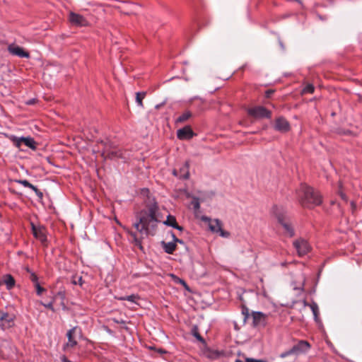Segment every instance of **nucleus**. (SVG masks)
<instances>
[{
	"label": "nucleus",
	"instance_id": "obj_1",
	"mask_svg": "<svg viewBox=\"0 0 362 362\" xmlns=\"http://www.w3.org/2000/svg\"><path fill=\"white\" fill-rule=\"evenodd\" d=\"M142 194L146 197L144 200L145 208L137 213V220L133 225L140 236H138L136 232L129 229L127 230V233L132 238V243L141 250H144L142 245L143 236L154 235L158 223L160 222L158 218L159 206L155 197L150 194L148 189H142Z\"/></svg>",
	"mask_w": 362,
	"mask_h": 362
},
{
	"label": "nucleus",
	"instance_id": "obj_2",
	"mask_svg": "<svg viewBox=\"0 0 362 362\" xmlns=\"http://www.w3.org/2000/svg\"><path fill=\"white\" fill-rule=\"evenodd\" d=\"M296 194L299 203L304 208L313 209L322 203L320 193L305 184L300 185L296 190Z\"/></svg>",
	"mask_w": 362,
	"mask_h": 362
},
{
	"label": "nucleus",
	"instance_id": "obj_3",
	"mask_svg": "<svg viewBox=\"0 0 362 362\" xmlns=\"http://www.w3.org/2000/svg\"><path fill=\"white\" fill-rule=\"evenodd\" d=\"M272 213L283 227L285 234L290 238L293 237L295 230L286 209L282 206L275 205L272 207Z\"/></svg>",
	"mask_w": 362,
	"mask_h": 362
},
{
	"label": "nucleus",
	"instance_id": "obj_4",
	"mask_svg": "<svg viewBox=\"0 0 362 362\" xmlns=\"http://www.w3.org/2000/svg\"><path fill=\"white\" fill-rule=\"evenodd\" d=\"M202 220L208 223L209 229L213 233L218 234L222 238H228L230 237V233L223 229V223L219 219H211L207 216H202Z\"/></svg>",
	"mask_w": 362,
	"mask_h": 362
},
{
	"label": "nucleus",
	"instance_id": "obj_5",
	"mask_svg": "<svg viewBox=\"0 0 362 362\" xmlns=\"http://www.w3.org/2000/svg\"><path fill=\"white\" fill-rule=\"evenodd\" d=\"M10 140L13 143V144L17 148H21L22 144H24L25 146L31 148L32 150H35L37 148V143L34 140L33 138L30 136L28 137H17L16 136H11Z\"/></svg>",
	"mask_w": 362,
	"mask_h": 362
},
{
	"label": "nucleus",
	"instance_id": "obj_6",
	"mask_svg": "<svg viewBox=\"0 0 362 362\" xmlns=\"http://www.w3.org/2000/svg\"><path fill=\"white\" fill-rule=\"evenodd\" d=\"M31 229L33 236L38 240L44 246L47 245V229L42 225L36 226L31 223Z\"/></svg>",
	"mask_w": 362,
	"mask_h": 362
},
{
	"label": "nucleus",
	"instance_id": "obj_7",
	"mask_svg": "<svg viewBox=\"0 0 362 362\" xmlns=\"http://www.w3.org/2000/svg\"><path fill=\"white\" fill-rule=\"evenodd\" d=\"M247 114L256 119L271 118L272 112L263 106H255L247 110Z\"/></svg>",
	"mask_w": 362,
	"mask_h": 362
},
{
	"label": "nucleus",
	"instance_id": "obj_8",
	"mask_svg": "<svg viewBox=\"0 0 362 362\" xmlns=\"http://www.w3.org/2000/svg\"><path fill=\"white\" fill-rule=\"evenodd\" d=\"M102 144H104V148L102 152V156L105 158L109 159H117L122 157V152L121 150L117 148H112L107 143L101 142Z\"/></svg>",
	"mask_w": 362,
	"mask_h": 362
},
{
	"label": "nucleus",
	"instance_id": "obj_9",
	"mask_svg": "<svg viewBox=\"0 0 362 362\" xmlns=\"http://www.w3.org/2000/svg\"><path fill=\"white\" fill-rule=\"evenodd\" d=\"M15 315L0 310V327L3 330L8 329L14 325Z\"/></svg>",
	"mask_w": 362,
	"mask_h": 362
},
{
	"label": "nucleus",
	"instance_id": "obj_10",
	"mask_svg": "<svg viewBox=\"0 0 362 362\" xmlns=\"http://www.w3.org/2000/svg\"><path fill=\"white\" fill-rule=\"evenodd\" d=\"M293 245L300 257L307 255L310 250L309 243L307 240L303 238L296 240Z\"/></svg>",
	"mask_w": 362,
	"mask_h": 362
},
{
	"label": "nucleus",
	"instance_id": "obj_11",
	"mask_svg": "<svg viewBox=\"0 0 362 362\" xmlns=\"http://www.w3.org/2000/svg\"><path fill=\"white\" fill-rule=\"evenodd\" d=\"M77 329V327H74L67 332L66 337L68 338V341L63 346V350L64 351H68L70 349H73L77 345V341L76 339Z\"/></svg>",
	"mask_w": 362,
	"mask_h": 362
},
{
	"label": "nucleus",
	"instance_id": "obj_12",
	"mask_svg": "<svg viewBox=\"0 0 362 362\" xmlns=\"http://www.w3.org/2000/svg\"><path fill=\"white\" fill-rule=\"evenodd\" d=\"M252 325L255 327H264L267 324V315L262 312H252Z\"/></svg>",
	"mask_w": 362,
	"mask_h": 362
},
{
	"label": "nucleus",
	"instance_id": "obj_13",
	"mask_svg": "<svg viewBox=\"0 0 362 362\" xmlns=\"http://www.w3.org/2000/svg\"><path fill=\"white\" fill-rule=\"evenodd\" d=\"M310 344L305 340H299L298 343L292 346L293 352L295 355L305 354L310 349Z\"/></svg>",
	"mask_w": 362,
	"mask_h": 362
},
{
	"label": "nucleus",
	"instance_id": "obj_14",
	"mask_svg": "<svg viewBox=\"0 0 362 362\" xmlns=\"http://www.w3.org/2000/svg\"><path fill=\"white\" fill-rule=\"evenodd\" d=\"M69 20L71 24L76 26H86L88 21L84 16L78 13L71 12L69 13Z\"/></svg>",
	"mask_w": 362,
	"mask_h": 362
},
{
	"label": "nucleus",
	"instance_id": "obj_15",
	"mask_svg": "<svg viewBox=\"0 0 362 362\" xmlns=\"http://www.w3.org/2000/svg\"><path fill=\"white\" fill-rule=\"evenodd\" d=\"M8 51L12 55L18 56L21 58H29V52L25 51L22 47L15 45L14 44L9 45L8 47Z\"/></svg>",
	"mask_w": 362,
	"mask_h": 362
},
{
	"label": "nucleus",
	"instance_id": "obj_16",
	"mask_svg": "<svg viewBox=\"0 0 362 362\" xmlns=\"http://www.w3.org/2000/svg\"><path fill=\"white\" fill-rule=\"evenodd\" d=\"M274 128L280 132H287L290 130L289 122L283 117L276 119Z\"/></svg>",
	"mask_w": 362,
	"mask_h": 362
},
{
	"label": "nucleus",
	"instance_id": "obj_17",
	"mask_svg": "<svg viewBox=\"0 0 362 362\" xmlns=\"http://www.w3.org/2000/svg\"><path fill=\"white\" fill-rule=\"evenodd\" d=\"M194 136V133L189 126H185L177 132V136L180 140H189Z\"/></svg>",
	"mask_w": 362,
	"mask_h": 362
},
{
	"label": "nucleus",
	"instance_id": "obj_18",
	"mask_svg": "<svg viewBox=\"0 0 362 362\" xmlns=\"http://www.w3.org/2000/svg\"><path fill=\"white\" fill-rule=\"evenodd\" d=\"M173 175L181 179H188L189 176V165L187 163L180 168V171L176 169L173 170Z\"/></svg>",
	"mask_w": 362,
	"mask_h": 362
},
{
	"label": "nucleus",
	"instance_id": "obj_19",
	"mask_svg": "<svg viewBox=\"0 0 362 362\" xmlns=\"http://www.w3.org/2000/svg\"><path fill=\"white\" fill-rule=\"evenodd\" d=\"M4 284L8 290L12 289L16 284L14 278L11 274H5L2 277V281H0V286Z\"/></svg>",
	"mask_w": 362,
	"mask_h": 362
},
{
	"label": "nucleus",
	"instance_id": "obj_20",
	"mask_svg": "<svg viewBox=\"0 0 362 362\" xmlns=\"http://www.w3.org/2000/svg\"><path fill=\"white\" fill-rule=\"evenodd\" d=\"M163 223L180 231L183 230V228L177 224L175 217L171 215H168L167 216V219L163 222Z\"/></svg>",
	"mask_w": 362,
	"mask_h": 362
},
{
	"label": "nucleus",
	"instance_id": "obj_21",
	"mask_svg": "<svg viewBox=\"0 0 362 362\" xmlns=\"http://www.w3.org/2000/svg\"><path fill=\"white\" fill-rule=\"evenodd\" d=\"M18 182L20 184H21L23 187L30 188L32 190H33L38 197H40V198L42 197V196H43L42 192L40 190H39L36 186L31 184L29 181H28L26 180H19Z\"/></svg>",
	"mask_w": 362,
	"mask_h": 362
},
{
	"label": "nucleus",
	"instance_id": "obj_22",
	"mask_svg": "<svg viewBox=\"0 0 362 362\" xmlns=\"http://www.w3.org/2000/svg\"><path fill=\"white\" fill-rule=\"evenodd\" d=\"M161 245L164 251L169 255L173 254L177 248L176 244L173 242L166 243L165 241H162Z\"/></svg>",
	"mask_w": 362,
	"mask_h": 362
},
{
	"label": "nucleus",
	"instance_id": "obj_23",
	"mask_svg": "<svg viewBox=\"0 0 362 362\" xmlns=\"http://www.w3.org/2000/svg\"><path fill=\"white\" fill-rule=\"evenodd\" d=\"M192 116V114L189 111H185L184 113H182L181 115H180L176 119V123H182L187 119H189Z\"/></svg>",
	"mask_w": 362,
	"mask_h": 362
},
{
	"label": "nucleus",
	"instance_id": "obj_24",
	"mask_svg": "<svg viewBox=\"0 0 362 362\" xmlns=\"http://www.w3.org/2000/svg\"><path fill=\"white\" fill-rule=\"evenodd\" d=\"M140 298L138 295L136 294H132L130 296H122L118 298L117 299L119 300H128L132 303H136V300H139Z\"/></svg>",
	"mask_w": 362,
	"mask_h": 362
},
{
	"label": "nucleus",
	"instance_id": "obj_25",
	"mask_svg": "<svg viewBox=\"0 0 362 362\" xmlns=\"http://www.w3.org/2000/svg\"><path fill=\"white\" fill-rule=\"evenodd\" d=\"M25 269H26V272L30 274L29 279L31 281V282L33 283V284L34 285L35 284L39 283V279H38L37 275L34 272H33L31 269H30L28 267H27Z\"/></svg>",
	"mask_w": 362,
	"mask_h": 362
},
{
	"label": "nucleus",
	"instance_id": "obj_26",
	"mask_svg": "<svg viewBox=\"0 0 362 362\" xmlns=\"http://www.w3.org/2000/svg\"><path fill=\"white\" fill-rule=\"evenodd\" d=\"M146 96V93L145 92H138L136 93V101L138 104L139 106L140 107H143V99L145 98Z\"/></svg>",
	"mask_w": 362,
	"mask_h": 362
},
{
	"label": "nucleus",
	"instance_id": "obj_27",
	"mask_svg": "<svg viewBox=\"0 0 362 362\" xmlns=\"http://www.w3.org/2000/svg\"><path fill=\"white\" fill-rule=\"evenodd\" d=\"M315 90V87L313 84L308 83L305 86V87L302 90V94L307 93H313Z\"/></svg>",
	"mask_w": 362,
	"mask_h": 362
},
{
	"label": "nucleus",
	"instance_id": "obj_28",
	"mask_svg": "<svg viewBox=\"0 0 362 362\" xmlns=\"http://www.w3.org/2000/svg\"><path fill=\"white\" fill-rule=\"evenodd\" d=\"M55 301V297H53L52 299L47 303L40 302V304L43 305L45 308L51 310L52 312H54V303Z\"/></svg>",
	"mask_w": 362,
	"mask_h": 362
},
{
	"label": "nucleus",
	"instance_id": "obj_29",
	"mask_svg": "<svg viewBox=\"0 0 362 362\" xmlns=\"http://www.w3.org/2000/svg\"><path fill=\"white\" fill-rule=\"evenodd\" d=\"M33 286L35 289L36 294L38 296H41L42 293L46 291V289L41 286L40 282L34 284Z\"/></svg>",
	"mask_w": 362,
	"mask_h": 362
},
{
	"label": "nucleus",
	"instance_id": "obj_30",
	"mask_svg": "<svg viewBox=\"0 0 362 362\" xmlns=\"http://www.w3.org/2000/svg\"><path fill=\"white\" fill-rule=\"evenodd\" d=\"M310 309L312 310V312L314 315L315 319L317 320V316H318V312H319V309H318V306H317V303H313L312 304L310 305Z\"/></svg>",
	"mask_w": 362,
	"mask_h": 362
},
{
	"label": "nucleus",
	"instance_id": "obj_31",
	"mask_svg": "<svg viewBox=\"0 0 362 362\" xmlns=\"http://www.w3.org/2000/svg\"><path fill=\"white\" fill-rule=\"evenodd\" d=\"M191 205L194 211L199 210L200 208L199 199L197 197H194L191 202Z\"/></svg>",
	"mask_w": 362,
	"mask_h": 362
},
{
	"label": "nucleus",
	"instance_id": "obj_32",
	"mask_svg": "<svg viewBox=\"0 0 362 362\" xmlns=\"http://www.w3.org/2000/svg\"><path fill=\"white\" fill-rule=\"evenodd\" d=\"M120 11L126 15H132L134 13L133 8H125V6H119Z\"/></svg>",
	"mask_w": 362,
	"mask_h": 362
},
{
	"label": "nucleus",
	"instance_id": "obj_33",
	"mask_svg": "<svg viewBox=\"0 0 362 362\" xmlns=\"http://www.w3.org/2000/svg\"><path fill=\"white\" fill-rule=\"evenodd\" d=\"M293 350L292 349H290L289 350H287L286 351H284L282 352L281 354H280V357L282 358H284L290 355H293Z\"/></svg>",
	"mask_w": 362,
	"mask_h": 362
},
{
	"label": "nucleus",
	"instance_id": "obj_34",
	"mask_svg": "<svg viewBox=\"0 0 362 362\" xmlns=\"http://www.w3.org/2000/svg\"><path fill=\"white\" fill-rule=\"evenodd\" d=\"M171 236L173 238V241H172L173 243H175V244L177 243H183V241L182 240H180L179 238H177L173 233H171Z\"/></svg>",
	"mask_w": 362,
	"mask_h": 362
},
{
	"label": "nucleus",
	"instance_id": "obj_35",
	"mask_svg": "<svg viewBox=\"0 0 362 362\" xmlns=\"http://www.w3.org/2000/svg\"><path fill=\"white\" fill-rule=\"evenodd\" d=\"M65 296L66 295L64 291H59V292H57L54 297L56 298L57 296H59L62 300H64Z\"/></svg>",
	"mask_w": 362,
	"mask_h": 362
},
{
	"label": "nucleus",
	"instance_id": "obj_36",
	"mask_svg": "<svg viewBox=\"0 0 362 362\" xmlns=\"http://www.w3.org/2000/svg\"><path fill=\"white\" fill-rule=\"evenodd\" d=\"M274 90H272V89L267 90L265 92V97L266 98H270L272 96V95L274 93Z\"/></svg>",
	"mask_w": 362,
	"mask_h": 362
},
{
	"label": "nucleus",
	"instance_id": "obj_37",
	"mask_svg": "<svg viewBox=\"0 0 362 362\" xmlns=\"http://www.w3.org/2000/svg\"><path fill=\"white\" fill-rule=\"evenodd\" d=\"M246 362H264L262 360L255 359L252 358H246Z\"/></svg>",
	"mask_w": 362,
	"mask_h": 362
},
{
	"label": "nucleus",
	"instance_id": "obj_38",
	"mask_svg": "<svg viewBox=\"0 0 362 362\" xmlns=\"http://www.w3.org/2000/svg\"><path fill=\"white\" fill-rule=\"evenodd\" d=\"M194 336L200 341H204V339L202 338V337L197 332H195L194 333Z\"/></svg>",
	"mask_w": 362,
	"mask_h": 362
},
{
	"label": "nucleus",
	"instance_id": "obj_39",
	"mask_svg": "<svg viewBox=\"0 0 362 362\" xmlns=\"http://www.w3.org/2000/svg\"><path fill=\"white\" fill-rule=\"evenodd\" d=\"M83 283V281L81 276L78 278L77 281H73V284H79L80 286H82Z\"/></svg>",
	"mask_w": 362,
	"mask_h": 362
},
{
	"label": "nucleus",
	"instance_id": "obj_40",
	"mask_svg": "<svg viewBox=\"0 0 362 362\" xmlns=\"http://www.w3.org/2000/svg\"><path fill=\"white\" fill-rule=\"evenodd\" d=\"M339 196L341 197V198L343 200L347 201V197H346V194L343 192L339 191Z\"/></svg>",
	"mask_w": 362,
	"mask_h": 362
},
{
	"label": "nucleus",
	"instance_id": "obj_41",
	"mask_svg": "<svg viewBox=\"0 0 362 362\" xmlns=\"http://www.w3.org/2000/svg\"><path fill=\"white\" fill-rule=\"evenodd\" d=\"M61 359L62 362H72L69 361L65 356H62Z\"/></svg>",
	"mask_w": 362,
	"mask_h": 362
},
{
	"label": "nucleus",
	"instance_id": "obj_42",
	"mask_svg": "<svg viewBox=\"0 0 362 362\" xmlns=\"http://www.w3.org/2000/svg\"><path fill=\"white\" fill-rule=\"evenodd\" d=\"M157 351L158 353L161 354L167 353V351L163 349H159L157 350Z\"/></svg>",
	"mask_w": 362,
	"mask_h": 362
},
{
	"label": "nucleus",
	"instance_id": "obj_43",
	"mask_svg": "<svg viewBox=\"0 0 362 362\" xmlns=\"http://www.w3.org/2000/svg\"><path fill=\"white\" fill-rule=\"evenodd\" d=\"M248 313V310H247V308H243V314H244V315H245L246 316H247V315H248V313Z\"/></svg>",
	"mask_w": 362,
	"mask_h": 362
},
{
	"label": "nucleus",
	"instance_id": "obj_44",
	"mask_svg": "<svg viewBox=\"0 0 362 362\" xmlns=\"http://www.w3.org/2000/svg\"><path fill=\"white\" fill-rule=\"evenodd\" d=\"M351 205L352 209H354L356 207L355 203L354 202H351Z\"/></svg>",
	"mask_w": 362,
	"mask_h": 362
},
{
	"label": "nucleus",
	"instance_id": "obj_45",
	"mask_svg": "<svg viewBox=\"0 0 362 362\" xmlns=\"http://www.w3.org/2000/svg\"><path fill=\"white\" fill-rule=\"evenodd\" d=\"M126 6H128V7H135V6H135L134 4H127V5H126Z\"/></svg>",
	"mask_w": 362,
	"mask_h": 362
},
{
	"label": "nucleus",
	"instance_id": "obj_46",
	"mask_svg": "<svg viewBox=\"0 0 362 362\" xmlns=\"http://www.w3.org/2000/svg\"><path fill=\"white\" fill-rule=\"evenodd\" d=\"M31 103H33V101L28 103V105H30Z\"/></svg>",
	"mask_w": 362,
	"mask_h": 362
},
{
	"label": "nucleus",
	"instance_id": "obj_47",
	"mask_svg": "<svg viewBox=\"0 0 362 362\" xmlns=\"http://www.w3.org/2000/svg\"><path fill=\"white\" fill-rule=\"evenodd\" d=\"M31 103H33V101L28 103V105H30Z\"/></svg>",
	"mask_w": 362,
	"mask_h": 362
},
{
	"label": "nucleus",
	"instance_id": "obj_48",
	"mask_svg": "<svg viewBox=\"0 0 362 362\" xmlns=\"http://www.w3.org/2000/svg\"><path fill=\"white\" fill-rule=\"evenodd\" d=\"M281 265L284 266V265H286V263H282Z\"/></svg>",
	"mask_w": 362,
	"mask_h": 362
},
{
	"label": "nucleus",
	"instance_id": "obj_49",
	"mask_svg": "<svg viewBox=\"0 0 362 362\" xmlns=\"http://www.w3.org/2000/svg\"><path fill=\"white\" fill-rule=\"evenodd\" d=\"M181 281L182 282V284H185V281L181 280Z\"/></svg>",
	"mask_w": 362,
	"mask_h": 362
}]
</instances>
